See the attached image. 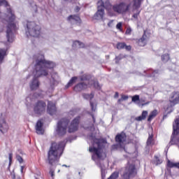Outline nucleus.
I'll return each instance as SVG.
<instances>
[{"mask_svg": "<svg viewBox=\"0 0 179 179\" xmlns=\"http://www.w3.org/2000/svg\"><path fill=\"white\" fill-rule=\"evenodd\" d=\"M34 67L36 73L29 85L31 90H37V89L40 87L38 78H41V76H48V69H54V68H55V63L45 60L44 55H38V58L36 59Z\"/></svg>", "mask_w": 179, "mask_h": 179, "instance_id": "1", "label": "nucleus"}, {"mask_svg": "<svg viewBox=\"0 0 179 179\" xmlns=\"http://www.w3.org/2000/svg\"><path fill=\"white\" fill-rule=\"evenodd\" d=\"M80 123V116H77L71 122L69 118L63 117L57 122V132L60 136H63L66 134V129H68L69 134H73V132H76L79 129Z\"/></svg>", "mask_w": 179, "mask_h": 179, "instance_id": "2", "label": "nucleus"}, {"mask_svg": "<svg viewBox=\"0 0 179 179\" xmlns=\"http://www.w3.org/2000/svg\"><path fill=\"white\" fill-rule=\"evenodd\" d=\"M15 20H16V15H15V12L12 10L11 8H8L3 22H6V23H8L6 33L7 41L8 43H13V31H17V30H19V25L15 22Z\"/></svg>", "mask_w": 179, "mask_h": 179, "instance_id": "3", "label": "nucleus"}, {"mask_svg": "<svg viewBox=\"0 0 179 179\" xmlns=\"http://www.w3.org/2000/svg\"><path fill=\"white\" fill-rule=\"evenodd\" d=\"M64 141L59 143L52 142L51 143L48 152V160L51 165L55 163V162L59 161V158L62 156V153H64Z\"/></svg>", "mask_w": 179, "mask_h": 179, "instance_id": "4", "label": "nucleus"}, {"mask_svg": "<svg viewBox=\"0 0 179 179\" xmlns=\"http://www.w3.org/2000/svg\"><path fill=\"white\" fill-rule=\"evenodd\" d=\"M106 143V140L100 139L97 138H93V145H97V148L96 147H90L89 152L90 153H94L92 159L94 160V156H96L98 159H101V144Z\"/></svg>", "mask_w": 179, "mask_h": 179, "instance_id": "5", "label": "nucleus"}, {"mask_svg": "<svg viewBox=\"0 0 179 179\" xmlns=\"http://www.w3.org/2000/svg\"><path fill=\"white\" fill-rule=\"evenodd\" d=\"M97 5L98 10L94 15V19H95V20H100L103 19V17H104V9L108 10L109 9H111V8H113V6H111L110 1H106L104 3L103 0H101V1H98Z\"/></svg>", "mask_w": 179, "mask_h": 179, "instance_id": "6", "label": "nucleus"}, {"mask_svg": "<svg viewBox=\"0 0 179 179\" xmlns=\"http://www.w3.org/2000/svg\"><path fill=\"white\" fill-rule=\"evenodd\" d=\"M26 34L27 37H40L41 27L34 22H28L27 24Z\"/></svg>", "mask_w": 179, "mask_h": 179, "instance_id": "7", "label": "nucleus"}, {"mask_svg": "<svg viewBox=\"0 0 179 179\" xmlns=\"http://www.w3.org/2000/svg\"><path fill=\"white\" fill-rule=\"evenodd\" d=\"M179 134V118H176L173 124V133L169 142L170 145H178Z\"/></svg>", "mask_w": 179, "mask_h": 179, "instance_id": "8", "label": "nucleus"}, {"mask_svg": "<svg viewBox=\"0 0 179 179\" xmlns=\"http://www.w3.org/2000/svg\"><path fill=\"white\" fill-rule=\"evenodd\" d=\"M47 108V103L44 101H38L34 104V113L38 117L43 115L45 113Z\"/></svg>", "mask_w": 179, "mask_h": 179, "instance_id": "9", "label": "nucleus"}, {"mask_svg": "<svg viewBox=\"0 0 179 179\" xmlns=\"http://www.w3.org/2000/svg\"><path fill=\"white\" fill-rule=\"evenodd\" d=\"M136 174H138V171L135 164H129L125 168V171L122 177L124 179H130L131 178L135 177Z\"/></svg>", "mask_w": 179, "mask_h": 179, "instance_id": "10", "label": "nucleus"}, {"mask_svg": "<svg viewBox=\"0 0 179 179\" xmlns=\"http://www.w3.org/2000/svg\"><path fill=\"white\" fill-rule=\"evenodd\" d=\"M130 8H131V4L126 5L125 3L121 2L119 4H115L113 6L112 9L116 13H120L123 15V13H127V12H129Z\"/></svg>", "mask_w": 179, "mask_h": 179, "instance_id": "11", "label": "nucleus"}, {"mask_svg": "<svg viewBox=\"0 0 179 179\" xmlns=\"http://www.w3.org/2000/svg\"><path fill=\"white\" fill-rule=\"evenodd\" d=\"M132 3V12L136 11L134 13L132 17H134V19H138V16L141 15V10H139V8L142 6V0H133Z\"/></svg>", "mask_w": 179, "mask_h": 179, "instance_id": "12", "label": "nucleus"}, {"mask_svg": "<svg viewBox=\"0 0 179 179\" xmlns=\"http://www.w3.org/2000/svg\"><path fill=\"white\" fill-rule=\"evenodd\" d=\"M134 40L136 41V44L139 45V47H145L148 43V35H146V31H144L141 38Z\"/></svg>", "mask_w": 179, "mask_h": 179, "instance_id": "13", "label": "nucleus"}, {"mask_svg": "<svg viewBox=\"0 0 179 179\" xmlns=\"http://www.w3.org/2000/svg\"><path fill=\"white\" fill-rule=\"evenodd\" d=\"M89 87V83H86L85 82H81L76 84L74 87L73 90L76 92H83V90H86Z\"/></svg>", "mask_w": 179, "mask_h": 179, "instance_id": "14", "label": "nucleus"}, {"mask_svg": "<svg viewBox=\"0 0 179 179\" xmlns=\"http://www.w3.org/2000/svg\"><path fill=\"white\" fill-rule=\"evenodd\" d=\"M115 141L117 143H119V145H122V143L127 141V134L124 131L117 134L115 136Z\"/></svg>", "mask_w": 179, "mask_h": 179, "instance_id": "15", "label": "nucleus"}, {"mask_svg": "<svg viewBox=\"0 0 179 179\" xmlns=\"http://www.w3.org/2000/svg\"><path fill=\"white\" fill-rule=\"evenodd\" d=\"M47 113L50 114V115H54V114L57 113V106H55V103L51 101L48 102Z\"/></svg>", "mask_w": 179, "mask_h": 179, "instance_id": "16", "label": "nucleus"}, {"mask_svg": "<svg viewBox=\"0 0 179 179\" xmlns=\"http://www.w3.org/2000/svg\"><path fill=\"white\" fill-rule=\"evenodd\" d=\"M67 20L71 22V23H76V24H80L82 23L80 16L78 15H71L67 17Z\"/></svg>", "mask_w": 179, "mask_h": 179, "instance_id": "17", "label": "nucleus"}, {"mask_svg": "<svg viewBox=\"0 0 179 179\" xmlns=\"http://www.w3.org/2000/svg\"><path fill=\"white\" fill-rule=\"evenodd\" d=\"M116 48L117 50H124V48L126 51H131V50H132V46H131V45H127V43L124 42H118L116 44Z\"/></svg>", "mask_w": 179, "mask_h": 179, "instance_id": "18", "label": "nucleus"}, {"mask_svg": "<svg viewBox=\"0 0 179 179\" xmlns=\"http://www.w3.org/2000/svg\"><path fill=\"white\" fill-rule=\"evenodd\" d=\"M170 103L172 104H178L179 103V93L176 92H173L172 93V96H171V99L169 100Z\"/></svg>", "mask_w": 179, "mask_h": 179, "instance_id": "19", "label": "nucleus"}, {"mask_svg": "<svg viewBox=\"0 0 179 179\" xmlns=\"http://www.w3.org/2000/svg\"><path fill=\"white\" fill-rule=\"evenodd\" d=\"M8 129H9V127L8 126V124H6L5 119H1L0 120V131L2 132V134H4V132H6Z\"/></svg>", "mask_w": 179, "mask_h": 179, "instance_id": "20", "label": "nucleus"}, {"mask_svg": "<svg viewBox=\"0 0 179 179\" xmlns=\"http://www.w3.org/2000/svg\"><path fill=\"white\" fill-rule=\"evenodd\" d=\"M152 163L154 166H160V164H163V157L160 155H155Z\"/></svg>", "mask_w": 179, "mask_h": 179, "instance_id": "21", "label": "nucleus"}, {"mask_svg": "<svg viewBox=\"0 0 179 179\" xmlns=\"http://www.w3.org/2000/svg\"><path fill=\"white\" fill-rule=\"evenodd\" d=\"M43 122H41V120H38L36 122V133L38 135H43V134H44V129H43Z\"/></svg>", "mask_w": 179, "mask_h": 179, "instance_id": "22", "label": "nucleus"}, {"mask_svg": "<svg viewBox=\"0 0 179 179\" xmlns=\"http://www.w3.org/2000/svg\"><path fill=\"white\" fill-rule=\"evenodd\" d=\"M6 55H8V50L5 48H0V64L3 62Z\"/></svg>", "mask_w": 179, "mask_h": 179, "instance_id": "23", "label": "nucleus"}, {"mask_svg": "<svg viewBox=\"0 0 179 179\" xmlns=\"http://www.w3.org/2000/svg\"><path fill=\"white\" fill-rule=\"evenodd\" d=\"M90 79H92V76L89 74H84L80 76V80L81 82H87L86 83H89V85H90Z\"/></svg>", "mask_w": 179, "mask_h": 179, "instance_id": "24", "label": "nucleus"}, {"mask_svg": "<svg viewBox=\"0 0 179 179\" xmlns=\"http://www.w3.org/2000/svg\"><path fill=\"white\" fill-rule=\"evenodd\" d=\"M148 110H143L141 113V115L138 116L135 118L136 121H143V120H146V117H148Z\"/></svg>", "mask_w": 179, "mask_h": 179, "instance_id": "25", "label": "nucleus"}, {"mask_svg": "<svg viewBox=\"0 0 179 179\" xmlns=\"http://www.w3.org/2000/svg\"><path fill=\"white\" fill-rule=\"evenodd\" d=\"M76 80H78V77L74 76L71 78V80L69 81L67 85L65 86L66 89H69V87H71L73 85V83H76Z\"/></svg>", "mask_w": 179, "mask_h": 179, "instance_id": "26", "label": "nucleus"}, {"mask_svg": "<svg viewBox=\"0 0 179 179\" xmlns=\"http://www.w3.org/2000/svg\"><path fill=\"white\" fill-rule=\"evenodd\" d=\"M161 61L166 64V62H169L170 61V54L165 53L161 56Z\"/></svg>", "mask_w": 179, "mask_h": 179, "instance_id": "27", "label": "nucleus"}, {"mask_svg": "<svg viewBox=\"0 0 179 179\" xmlns=\"http://www.w3.org/2000/svg\"><path fill=\"white\" fill-rule=\"evenodd\" d=\"M157 115V110L155 109L150 113L148 118V122H150V121H152V120H153V118H155Z\"/></svg>", "mask_w": 179, "mask_h": 179, "instance_id": "28", "label": "nucleus"}, {"mask_svg": "<svg viewBox=\"0 0 179 179\" xmlns=\"http://www.w3.org/2000/svg\"><path fill=\"white\" fill-rule=\"evenodd\" d=\"M146 143H147L148 146L155 145V140L153 139V134H149V136H148Z\"/></svg>", "mask_w": 179, "mask_h": 179, "instance_id": "29", "label": "nucleus"}, {"mask_svg": "<svg viewBox=\"0 0 179 179\" xmlns=\"http://www.w3.org/2000/svg\"><path fill=\"white\" fill-rule=\"evenodd\" d=\"M131 101L136 103V101H140L141 103H145V100L140 99L139 95H134L131 98Z\"/></svg>", "mask_w": 179, "mask_h": 179, "instance_id": "30", "label": "nucleus"}, {"mask_svg": "<svg viewBox=\"0 0 179 179\" xmlns=\"http://www.w3.org/2000/svg\"><path fill=\"white\" fill-rule=\"evenodd\" d=\"M120 176V173L118 171L113 172L108 179H117Z\"/></svg>", "mask_w": 179, "mask_h": 179, "instance_id": "31", "label": "nucleus"}, {"mask_svg": "<svg viewBox=\"0 0 179 179\" xmlns=\"http://www.w3.org/2000/svg\"><path fill=\"white\" fill-rule=\"evenodd\" d=\"M116 29L120 31V33H124V29H122V22H118L116 25Z\"/></svg>", "mask_w": 179, "mask_h": 179, "instance_id": "32", "label": "nucleus"}, {"mask_svg": "<svg viewBox=\"0 0 179 179\" xmlns=\"http://www.w3.org/2000/svg\"><path fill=\"white\" fill-rule=\"evenodd\" d=\"M78 44L80 47V48H84L85 44L79 41H75L73 43V45H76Z\"/></svg>", "mask_w": 179, "mask_h": 179, "instance_id": "33", "label": "nucleus"}, {"mask_svg": "<svg viewBox=\"0 0 179 179\" xmlns=\"http://www.w3.org/2000/svg\"><path fill=\"white\" fill-rule=\"evenodd\" d=\"M94 96V95L92 93H91L90 94H83V97L84 99H86L87 100L88 99H93Z\"/></svg>", "mask_w": 179, "mask_h": 179, "instance_id": "34", "label": "nucleus"}, {"mask_svg": "<svg viewBox=\"0 0 179 179\" xmlns=\"http://www.w3.org/2000/svg\"><path fill=\"white\" fill-rule=\"evenodd\" d=\"M125 34L127 36H131L132 34V28L131 27H128L126 29Z\"/></svg>", "mask_w": 179, "mask_h": 179, "instance_id": "35", "label": "nucleus"}, {"mask_svg": "<svg viewBox=\"0 0 179 179\" xmlns=\"http://www.w3.org/2000/svg\"><path fill=\"white\" fill-rule=\"evenodd\" d=\"M2 5H4L6 8L9 6V3L6 0H0V6H2Z\"/></svg>", "mask_w": 179, "mask_h": 179, "instance_id": "36", "label": "nucleus"}, {"mask_svg": "<svg viewBox=\"0 0 179 179\" xmlns=\"http://www.w3.org/2000/svg\"><path fill=\"white\" fill-rule=\"evenodd\" d=\"M94 87L95 89H97L98 90H100V89H101V87L100 86V84L99 83L98 81L94 82Z\"/></svg>", "mask_w": 179, "mask_h": 179, "instance_id": "37", "label": "nucleus"}, {"mask_svg": "<svg viewBox=\"0 0 179 179\" xmlns=\"http://www.w3.org/2000/svg\"><path fill=\"white\" fill-rule=\"evenodd\" d=\"M13 155L12 153H10L8 155L9 159V166H10V164H12V159H13Z\"/></svg>", "mask_w": 179, "mask_h": 179, "instance_id": "38", "label": "nucleus"}, {"mask_svg": "<svg viewBox=\"0 0 179 179\" xmlns=\"http://www.w3.org/2000/svg\"><path fill=\"white\" fill-rule=\"evenodd\" d=\"M49 173L50 174L52 178H54V177H55V172L54 171V170L50 169Z\"/></svg>", "mask_w": 179, "mask_h": 179, "instance_id": "39", "label": "nucleus"}, {"mask_svg": "<svg viewBox=\"0 0 179 179\" xmlns=\"http://www.w3.org/2000/svg\"><path fill=\"white\" fill-rule=\"evenodd\" d=\"M17 160H18L19 163H23V158L20 155L17 156Z\"/></svg>", "mask_w": 179, "mask_h": 179, "instance_id": "40", "label": "nucleus"}, {"mask_svg": "<svg viewBox=\"0 0 179 179\" xmlns=\"http://www.w3.org/2000/svg\"><path fill=\"white\" fill-rule=\"evenodd\" d=\"M121 99H122V101L128 100L129 97H128V95L122 94V95H121Z\"/></svg>", "mask_w": 179, "mask_h": 179, "instance_id": "41", "label": "nucleus"}, {"mask_svg": "<svg viewBox=\"0 0 179 179\" xmlns=\"http://www.w3.org/2000/svg\"><path fill=\"white\" fill-rule=\"evenodd\" d=\"M90 106L92 108V111H96V108H94V103L93 102H90Z\"/></svg>", "mask_w": 179, "mask_h": 179, "instance_id": "42", "label": "nucleus"}, {"mask_svg": "<svg viewBox=\"0 0 179 179\" xmlns=\"http://www.w3.org/2000/svg\"><path fill=\"white\" fill-rule=\"evenodd\" d=\"M113 23H114V20H112L109 21L108 23V27H113Z\"/></svg>", "mask_w": 179, "mask_h": 179, "instance_id": "43", "label": "nucleus"}, {"mask_svg": "<svg viewBox=\"0 0 179 179\" xmlns=\"http://www.w3.org/2000/svg\"><path fill=\"white\" fill-rule=\"evenodd\" d=\"M74 10H75V12H76V13H78V12H79V10H80V7L76 6V7L75 8Z\"/></svg>", "mask_w": 179, "mask_h": 179, "instance_id": "44", "label": "nucleus"}, {"mask_svg": "<svg viewBox=\"0 0 179 179\" xmlns=\"http://www.w3.org/2000/svg\"><path fill=\"white\" fill-rule=\"evenodd\" d=\"M119 96H120V94L118 92H115L114 97L115 99H118Z\"/></svg>", "mask_w": 179, "mask_h": 179, "instance_id": "45", "label": "nucleus"}, {"mask_svg": "<svg viewBox=\"0 0 179 179\" xmlns=\"http://www.w3.org/2000/svg\"><path fill=\"white\" fill-rule=\"evenodd\" d=\"M92 120H93V122H96V118L94 117V115L92 114Z\"/></svg>", "mask_w": 179, "mask_h": 179, "instance_id": "46", "label": "nucleus"}, {"mask_svg": "<svg viewBox=\"0 0 179 179\" xmlns=\"http://www.w3.org/2000/svg\"><path fill=\"white\" fill-rule=\"evenodd\" d=\"M23 170H24V166H22L20 169L21 173H23Z\"/></svg>", "mask_w": 179, "mask_h": 179, "instance_id": "47", "label": "nucleus"}, {"mask_svg": "<svg viewBox=\"0 0 179 179\" xmlns=\"http://www.w3.org/2000/svg\"><path fill=\"white\" fill-rule=\"evenodd\" d=\"M121 101H123L122 98L118 99L117 103H121Z\"/></svg>", "mask_w": 179, "mask_h": 179, "instance_id": "48", "label": "nucleus"}, {"mask_svg": "<svg viewBox=\"0 0 179 179\" xmlns=\"http://www.w3.org/2000/svg\"><path fill=\"white\" fill-rule=\"evenodd\" d=\"M165 118H167V115H164L163 116V120H164Z\"/></svg>", "mask_w": 179, "mask_h": 179, "instance_id": "49", "label": "nucleus"}, {"mask_svg": "<svg viewBox=\"0 0 179 179\" xmlns=\"http://www.w3.org/2000/svg\"><path fill=\"white\" fill-rule=\"evenodd\" d=\"M178 143H179V136H178Z\"/></svg>", "mask_w": 179, "mask_h": 179, "instance_id": "50", "label": "nucleus"}, {"mask_svg": "<svg viewBox=\"0 0 179 179\" xmlns=\"http://www.w3.org/2000/svg\"><path fill=\"white\" fill-rule=\"evenodd\" d=\"M142 106H145V103H143Z\"/></svg>", "mask_w": 179, "mask_h": 179, "instance_id": "51", "label": "nucleus"}, {"mask_svg": "<svg viewBox=\"0 0 179 179\" xmlns=\"http://www.w3.org/2000/svg\"><path fill=\"white\" fill-rule=\"evenodd\" d=\"M117 58H118V57H116V59H117Z\"/></svg>", "mask_w": 179, "mask_h": 179, "instance_id": "52", "label": "nucleus"}, {"mask_svg": "<svg viewBox=\"0 0 179 179\" xmlns=\"http://www.w3.org/2000/svg\"><path fill=\"white\" fill-rule=\"evenodd\" d=\"M64 1H67V0H64Z\"/></svg>", "mask_w": 179, "mask_h": 179, "instance_id": "53", "label": "nucleus"}]
</instances>
